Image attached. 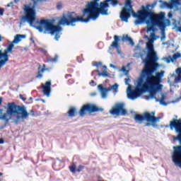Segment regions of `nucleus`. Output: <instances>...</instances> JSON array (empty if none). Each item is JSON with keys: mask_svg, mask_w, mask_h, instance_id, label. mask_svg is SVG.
Returning a JSON list of instances; mask_svg holds the SVG:
<instances>
[{"mask_svg": "<svg viewBox=\"0 0 181 181\" xmlns=\"http://www.w3.org/2000/svg\"><path fill=\"white\" fill-rule=\"evenodd\" d=\"M147 57L143 59L144 63V68L141 70V80L144 78L143 83L144 93L149 92L150 98H154L156 103H159V99L156 98V92L162 90L163 86L162 78L165 74V71H158L159 64L158 62V58L153 47V40H151L147 44Z\"/></svg>", "mask_w": 181, "mask_h": 181, "instance_id": "nucleus-1", "label": "nucleus"}, {"mask_svg": "<svg viewBox=\"0 0 181 181\" xmlns=\"http://www.w3.org/2000/svg\"><path fill=\"white\" fill-rule=\"evenodd\" d=\"M149 6H151V5L148 4L146 8L140 10L137 13H136L134 9L123 7L119 15L122 22L128 23V19L131 18L132 14L133 18H137V20L134 22L135 25H139V23H142V22L146 23L147 25L146 27V33L152 32L150 35V38H148V41L146 42V49H148L149 41L153 40V42L156 40V35H155L156 26L161 30H165L166 26L170 25V20L166 19L164 12L155 13V12L149 9Z\"/></svg>", "mask_w": 181, "mask_h": 181, "instance_id": "nucleus-2", "label": "nucleus"}, {"mask_svg": "<svg viewBox=\"0 0 181 181\" xmlns=\"http://www.w3.org/2000/svg\"><path fill=\"white\" fill-rule=\"evenodd\" d=\"M98 1L93 0L88 1L86 6V8L83 11L82 16H77L75 12L68 13L67 14H62V17L59 19V25H66V26H74V23L77 22H89L90 19L95 21L100 16V5Z\"/></svg>", "mask_w": 181, "mask_h": 181, "instance_id": "nucleus-3", "label": "nucleus"}, {"mask_svg": "<svg viewBox=\"0 0 181 181\" xmlns=\"http://www.w3.org/2000/svg\"><path fill=\"white\" fill-rule=\"evenodd\" d=\"M170 129L173 131L175 130L179 134L175 139H178L181 142V119H173L170 122ZM173 162L175 163V165L177 166H181V146H177L174 147V151L173 153Z\"/></svg>", "mask_w": 181, "mask_h": 181, "instance_id": "nucleus-4", "label": "nucleus"}, {"mask_svg": "<svg viewBox=\"0 0 181 181\" xmlns=\"http://www.w3.org/2000/svg\"><path fill=\"white\" fill-rule=\"evenodd\" d=\"M36 23L37 25H34V27L37 30L40 31V33L43 32L46 34L48 32L51 36L55 35L54 40H57V42L60 39V32H62L60 25H54L50 21L45 19L37 21Z\"/></svg>", "mask_w": 181, "mask_h": 181, "instance_id": "nucleus-5", "label": "nucleus"}, {"mask_svg": "<svg viewBox=\"0 0 181 181\" xmlns=\"http://www.w3.org/2000/svg\"><path fill=\"white\" fill-rule=\"evenodd\" d=\"M21 115L22 118H28L29 114L25 105H18L15 102L8 103L7 104L6 112L4 113L1 118L6 122H9V120L12 118V115Z\"/></svg>", "mask_w": 181, "mask_h": 181, "instance_id": "nucleus-6", "label": "nucleus"}, {"mask_svg": "<svg viewBox=\"0 0 181 181\" xmlns=\"http://www.w3.org/2000/svg\"><path fill=\"white\" fill-rule=\"evenodd\" d=\"M159 119H160V117H155V112H151V113L145 112L143 115L136 114L134 115V121L138 124H142L144 121H146L145 127H151V123L149 122L155 124Z\"/></svg>", "mask_w": 181, "mask_h": 181, "instance_id": "nucleus-7", "label": "nucleus"}, {"mask_svg": "<svg viewBox=\"0 0 181 181\" xmlns=\"http://www.w3.org/2000/svg\"><path fill=\"white\" fill-rule=\"evenodd\" d=\"M25 16H23L21 19V23H25L28 22L30 26H33V23L36 21V10L35 6L30 7L28 5L24 6Z\"/></svg>", "mask_w": 181, "mask_h": 181, "instance_id": "nucleus-8", "label": "nucleus"}, {"mask_svg": "<svg viewBox=\"0 0 181 181\" xmlns=\"http://www.w3.org/2000/svg\"><path fill=\"white\" fill-rule=\"evenodd\" d=\"M144 81H145V78H142L141 71L135 90H131L127 94L129 98H131V100H135V98H138V97L144 93Z\"/></svg>", "mask_w": 181, "mask_h": 181, "instance_id": "nucleus-9", "label": "nucleus"}, {"mask_svg": "<svg viewBox=\"0 0 181 181\" xmlns=\"http://www.w3.org/2000/svg\"><path fill=\"white\" fill-rule=\"evenodd\" d=\"M100 111H103V109L93 103H86L81 106L78 111V115L80 117H84L86 114H93V112H98Z\"/></svg>", "mask_w": 181, "mask_h": 181, "instance_id": "nucleus-10", "label": "nucleus"}, {"mask_svg": "<svg viewBox=\"0 0 181 181\" xmlns=\"http://www.w3.org/2000/svg\"><path fill=\"white\" fill-rule=\"evenodd\" d=\"M93 66H95L97 70L93 71L91 76H95V73H98V76H99V77H101V76L102 77H110V76H111V74L107 71V66L103 65V62H93Z\"/></svg>", "mask_w": 181, "mask_h": 181, "instance_id": "nucleus-11", "label": "nucleus"}, {"mask_svg": "<svg viewBox=\"0 0 181 181\" xmlns=\"http://www.w3.org/2000/svg\"><path fill=\"white\" fill-rule=\"evenodd\" d=\"M14 46L13 42H11L7 46L6 49H4V52L0 49V69H1L3 66H5L7 62H9V56L8 55V53H12Z\"/></svg>", "mask_w": 181, "mask_h": 181, "instance_id": "nucleus-12", "label": "nucleus"}, {"mask_svg": "<svg viewBox=\"0 0 181 181\" xmlns=\"http://www.w3.org/2000/svg\"><path fill=\"white\" fill-rule=\"evenodd\" d=\"M108 3H110V5H112L113 8L119 5V1L118 0H105L100 2L99 12L102 15H108V8H110V4H108Z\"/></svg>", "mask_w": 181, "mask_h": 181, "instance_id": "nucleus-13", "label": "nucleus"}, {"mask_svg": "<svg viewBox=\"0 0 181 181\" xmlns=\"http://www.w3.org/2000/svg\"><path fill=\"white\" fill-rule=\"evenodd\" d=\"M127 110L125 109V104L123 103H117L111 108L109 113L111 115H116L119 117V115H125L127 114Z\"/></svg>", "mask_w": 181, "mask_h": 181, "instance_id": "nucleus-14", "label": "nucleus"}, {"mask_svg": "<svg viewBox=\"0 0 181 181\" xmlns=\"http://www.w3.org/2000/svg\"><path fill=\"white\" fill-rule=\"evenodd\" d=\"M41 88L44 95H46V97H50V93H52V81H46L45 84L41 86Z\"/></svg>", "mask_w": 181, "mask_h": 181, "instance_id": "nucleus-15", "label": "nucleus"}, {"mask_svg": "<svg viewBox=\"0 0 181 181\" xmlns=\"http://www.w3.org/2000/svg\"><path fill=\"white\" fill-rule=\"evenodd\" d=\"M112 48L116 49L118 53H119V36L114 35V41L109 47V49L111 50Z\"/></svg>", "mask_w": 181, "mask_h": 181, "instance_id": "nucleus-16", "label": "nucleus"}, {"mask_svg": "<svg viewBox=\"0 0 181 181\" xmlns=\"http://www.w3.org/2000/svg\"><path fill=\"white\" fill-rule=\"evenodd\" d=\"M98 90L100 92L102 98H107V93L108 91H111V89L109 88H104L103 84L98 86Z\"/></svg>", "mask_w": 181, "mask_h": 181, "instance_id": "nucleus-17", "label": "nucleus"}, {"mask_svg": "<svg viewBox=\"0 0 181 181\" xmlns=\"http://www.w3.org/2000/svg\"><path fill=\"white\" fill-rule=\"evenodd\" d=\"M47 69H46V64L42 65H42L39 64L38 66V72L36 76V78H42L43 77V74L42 73H45Z\"/></svg>", "mask_w": 181, "mask_h": 181, "instance_id": "nucleus-18", "label": "nucleus"}, {"mask_svg": "<svg viewBox=\"0 0 181 181\" xmlns=\"http://www.w3.org/2000/svg\"><path fill=\"white\" fill-rule=\"evenodd\" d=\"M68 117L74 118L77 115V108L76 107H71L67 112Z\"/></svg>", "mask_w": 181, "mask_h": 181, "instance_id": "nucleus-19", "label": "nucleus"}, {"mask_svg": "<svg viewBox=\"0 0 181 181\" xmlns=\"http://www.w3.org/2000/svg\"><path fill=\"white\" fill-rule=\"evenodd\" d=\"M25 37H26L25 35L17 34L14 37V40L13 41V43H19V42H21V40H22V39H25Z\"/></svg>", "mask_w": 181, "mask_h": 181, "instance_id": "nucleus-20", "label": "nucleus"}, {"mask_svg": "<svg viewBox=\"0 0 181 181\" xmlns=\"http://www.w3.org/2000/svg\"><path fill=\"white\" fill-rule=\"evenodd\" d=\"M180 57L181 54L180 52H176L173 55V57L169 56L168 59H170V62H172V63H174V62H176V60H177V59H180Z\"/></svg>", "mask_w": 181, "mask_h": 181, "instance_id": "nucleus-21", "label": "nucleus"}, {"mask_svg": "<svg viewBox=\"0 0 181 181\" xmlns=\"http://www.w3.org/2000/svg\"><path fill=\"white\" fill-rule=\"evenodd\" d=\"M122 42H125V40L127 42H129V45H132V46H134V45H135L132 38H131V37L128 36V35H124L122 38Z\"/></svg>", "mask_w": 181, "mask_h": 181, "instance_id": "nucleus-22", "label": "nucleus"}, {"mask_svg": "<svg viewBox=\"0 0 181 181\" xmlns=\"http://www.w3.org/2000/svg\"><path fill=\"white\" fill-rule=\"evenodd\" d=\"M124 8H127V9H132V0H127L124 4Z\"/></svg>", "mask_w": 181, "mask_h": 181, "instance_id": "nucleus-23", "label": "nucleus"}, {"mask_svg": "<svg viewBox=\"0 0 181 181\" xmlns=\"http://www.w3.org/2000/svg\"><path fill=\"white\" fill-rule=\"evenodd\" d=\"M69 170H70V172H71V173H76L77 172V169H76V168H77V165H76L75 163H73L72 165L71 166H69Z\"/></svg>", "mask_w": 181, "mask_h": 181, "instance_id": "nucleus-24", "label": "nucleus"}, {"mask_svg": "<svg viewBox=\"0 0 181 181\" xmlns=\"http://www.w3.org/2000/svg\"><path fill=\"white\" fill-rule=\"evenodd\" d=\"M180 23V22H177V21H174L173 23V25L175 28V29H177V30L178 32H180L181 33V25L180 26H177V24L179 25Z\"/></svg>", "mask_w": 181, "mask_h": 181, "instance_id": "nucleus-25", "label": "nucleus"}, {"mask_svg": "<svg viewBox=\"0 0 181 181\" xmlns=\"http://www.w3.org/2000/svg\"><path fill=\"white\" fill-rule=\"evenodd\" d=\"M158 102H160V104L161 105H166V102H165V95H162L160 100H158Z\"/></svg>", "mask_w": 181, "mask_h": 181, "instance_id": "nucleus-26", "label": "nucleus"}, {"mask_svg": "<svg viewBox=\"0 0 181 181\" xmlns=\"http://www.w3.org/2000/svg\"><path fill=\"white\" fill-rule=\"evenodd\" d=\"M171 2L175 4V6H179V5H181V0H171Z\"/></svg>", "mask_w": 181, "mask_h": 181, "instance_id": "nucleus-27", "label": "nucleus"}, {"mask_svg": "<svg viewBox=\"0 0 181 181\" xmlns=\"http://www.w3.org/2000/svg\"><path fill=\"white\" fill-rule=\"evenodd\" d=\"M118 83H115L114 85H112L110 88H109L110 89V91L111 90H118Z\"/></svg>", "mask_w": 181, "mask_h": 181, "instance_id": "nucleus-28", "label": "nucleus"}, {"mask_svg": "<svg viewBox=\"0 0 181 181\" xmlns=\"http://www.w3.org/2000/svg\"><path fill=\"white\" fill-rule=\"evenodd\" d=\"M21 118H23V117H22V116H20V115L16 116V119H14L15 124H19V121H21Z\"/></svg>", "mask_w": 181, "mask_h": 181, "instance_id": "nucleus-29", "label": "nucleus"}, {"mask_svg": "<svg viewBox=\"0 0 181 181\" xmlns=\"http://www.w3.org/2000/svg\"><path fill=\"white\" fill-rule=\"evenodd\" d=\"M85 166L84 165H79L76 169V172H81V170H83V169H85Z\"/></svg>", "mask_w": 181, "mask_h": 181, "instance_id": "nucleus-30", "label": "nucleus"}, {"mask_svg": "<svg viewBox=\"0 0 181 181\" xmlns=\"http://www.w3.org/2000/svg\"><path fill=\"white\" fill-rule=\"evenodd\" d=\"M181 81V75H177L175 78V83H179Z\"/></svg>", "mask_w": 181, "mask_h": 181, "instance_id": "nucleus-31", "label": "nucleus"}, {"mask_svg": "<svg viewBox=\"0 0 181 181\" xmlns=\"http://www.w3.org/2000/svg\"><path fill=\"white\" fill-rule=\"evenodd\" d=\"M124 81L127 86H129V87H131V85L129 84V81H131V79L129 78H125Z\"/></svg>", "mask_w": 181, "mask_h": 181, "instance_id": "nucleus-32", "label": "nucleus"}, {"mask_svg": "<svg viewBox=\"0 0 181 181\" xmlns=\"http://www.w3.org/2000/svg\"><path fill=\"white\" fill-rule=\"evenodd\" d=\"M175 73L177 74V76H181V68L178 67L176 70H175Z\"/></svg>", "mask_w": 181, "mask_h": 181, "instance_id": "nucleus-33", "label": "nucleus"}, {"mask_svg": "<svg viewBox=\"0 0 181 181\" xmlns=\"http://www.w3.org/2000/svg\"><path fill=\"white\" fill-rule=\"evenodd\" d=\"M28 116H29V115H31V117H35V110H30V113L28 112Z\"/></svg>", "mask_w": 181, "mask_h": 181, "instance_id": "nucleus-34", "label": "nucleus"}, {"mask_svg": "<svg viewBox=\"0 0 181 181\" xmlns=\"http://www.w3.org/2000/svg\"><path fill=\"white\" fill-rule=\"evenodd\" d=\"M176 6L175 4H173L172 1L170 4H168V8H170V9H173V8Z\"/></svg>", "mask_w": 181, "mask_h": 181, "instance_id": "nucleus-35", "label": "nucleus"}, {"mask_svg": "<svg viewBox=\"0 0 181 181\" xmlns=\"http://www.w3.org/2000/svg\"><path fill=\"white\" fill-rule=\"evenodd\" d=\"M49 62H57V55H55L54 58H50Z\"/></svg>", "mask_w": 181, "mask_h": 181, "instance_id": "nucleus-36", "label": "nucleus"}, {"mask_svg": "<svg viewBox=\"0 0 181 181\" xmlns=\"http://www.w3.org/2000/svg\"><path fill=\"white\" fill-rule=\"evenodd\" d=\"M62 8H63V5L62 4V3H59L57 5V9H62Z\"/></svg>", "mask_w": 181, "mask_h": 181, "instance_id": "nucleus-37", "label": "nucleus"}, {"mask_svg": "<svg viewBox=\"0 0 181 181\" xmlns=\"http://www.w3.org/2000/svg\"><path fill=\"white\" fill-rule=\"evenodd\" d=\"M68 84L69 85L74 84V79L70 78L69 80H68Z\"/></svg>", "mask_w": 181, "mask_h": 181, "instance_id": "nucleus-38", "label": "nucleus"}, {"mask_svg": "<svg viewBox=\"0 0 181 181\" xmlns=\"http://www.w3.org/2000/svg\"><path fill=\"white\" fill-rule=\"evenodd\" d=\"M19 97H20L21 100H22L23 101H26V98L23 97V95L20 94Z\"/></svg>", "mask_w": 181, "mask_h": 181, "instance_id": "nucleus-39", "label": "nucleus"}, {"mask_svg": "<svg viewBox=\"0 0 181 181\" xmlns=\"http://www.w3.org/2000/svg\"><path fill=\"white\" fill-rule=\"evenodd\" d=\"M4 12H5V9L0 8V16H4Z\"/></svg>", "mask_w": 181, "mask_h": 181, "instance_id": "nucleus-40", "label": "nucleus"}, {"mask_svg": "<svg viewBox=\"0 0 181 181\" xmlns=\"http://www.w3.org/2000/svg\"><path fill=\"white\" fill-rule=\"evenodd\" d=\"M13 6V1L8 3L7 5H6V7L7 8H11V6Z\"/></svg>", "mask_w": 181, "mask_h": 181, "instance_id": "nucleus-41", "label": "nucleus"}, {"mask_svg": "<svg viewBox=\"0 0 181 181\" xmlns=\"http://www.w3.org/2000/svg\"><path fill=\"white\" fill-rule=\"evenodd\" d=\"M168 16L170 19H171V18H173V14L172 13V12H169L168 14Z\"/></svg>", "mask_w": 181, "mask_h": 181, "instance_id": "nucleus-42", "label": "nucleus"}, {"mask_svg": "<svg viewBox=\"0 0 181 181\" xmlns=\"http://www.w3.org/2000/svg\"><path fill=\"white\" fill-rule=\"evenodd\" d=\"M73 76L71 74H66L65 78H69V77H72Z\"/></svg>", "mask_w": 181, "mask_h": 181, "instance_id": "nucleus-43", "label": "nucleus"}, {"mask_svg": "<svg viewBox=\"0 0 181 181\" xmlns=\"http://www.w3.org/2000/svg\"><path fill=\"white\" fill-rule=\"evenodd\" d=\"M57 160H58L59 162H60V163H63V160H60V158H57Z\"/></svg>", "mask_w": 181, "mask_h": 181, "instance_id": "nucleus-44", "label": "nucleus"}, {"mask_svg": "<svg viewBox=\"0 0 181 181\" xmlns=\"http://www.w3.org/2000/svg\"><path fill=\"white\" fill-rule=\"evenodd\" d=\"M122 71H127V68H125V66H122Z\"/></svg>", "mask_w": 181, "mask_h": 181, "instance_id": "nucleus-45", "label": "nucleus"}, {"mask_svg": "<svg viewBox=\"0 0 181 181\" xmlns=\"http://www.w3.org/2000/svg\"><path fill=\"white\" fill-rule=\"evenodd\" d=\"M4 144V139H0V144Z\"/></svg>", "mask_w": 181, "mask_h": 181, "instance_id": "nucleus-46", "label": "nucleus"}, {"mask_svg": "<svg viewBox=\"0 0 181 181\" xmlns=\"http://www.w3.org/2000/svg\"><path fill=\"white\" fill-rule=\"evenodd\" d=\"M2 104V97H0V105Z\"/></svg>", "mask_w": 181, "mask_h": 181, "instance_id": "nucleus-47", "label": "nucleus"}, {"mask_svg": "<svg viewBox=\"0 0 181 181\" xmlns=\"http://www.w3.org/2000/svg\"><path fill=\"white\" fill-rule=\"evenodd\" d=\"M94 81L93 80H92L90 82V84H94Z\"/></svg>", "mask_w": 181, "mask_h": 181, "instance_id": "nucleus-48", "label": "nucleus"}, {"mask_svg": "<svg viewBox=\"0 0 181 181\" xmlns=\"http://www.w3.org/2000/svg\"><path fill=\"white\" fill-rule=\"evenodd\" d=\"M0 42H2V35H0Z\"/></svg>", "mask_w": 181, "mask_h": 181, "instance_id": "nucleus-49", "label": "nucleus"}, {"mask_svg": "<svg viewBox=\"0 0 181 181\" xmlns=\"http://www.w3.org/2000/svg\"><path fill=\"white\" fill-rule=\"evenodd\" d=\"M3 175H4V173H0V176H3Z\"/></svg>", "mask_w": 181, "mask_h": 181, "instance_id": "nucleus-50", "label": "nucleus"}, {"mask_svg": "<svg viewBox=\"0 0 181 181\" xmlns=\"http://www.w3.org/2000/svg\"><path fill=\"white\" fill-rule=\"evenodd\" d=\"M14 2H16V0H14Z\"/></svg>", "mask_w": 181, "mask_h": 181, "instance_id": "nucleus-51", "label": "nucleus"}, {"mask_svg": "<svg viewBox=\"0 0 181 181\" xmlns=\"http://www.w3.org/2000/svg\"><path fill=\"white\" fill-rule=\"evenodd\" d=\"M142 8H145V6H143Z\"/></svg>", "mask_w": 181, "mask_h": 181, "instance_id": "nucleus-52", "label": "nucleus"}, {"mask_svg": "<svg viewBox=\"0 0 181 181\" xmlns=\"http://www.w3.org/2000/svg\"><path fill=\"white\" fill-rule=\"evenodd\" d=\"M44 1H47V0H44Z\"/></svg>", "mask_w": 181, "mask_h": 181, "instance_id": "nucleus-53", "label": "nucleus"}]
</instances>
